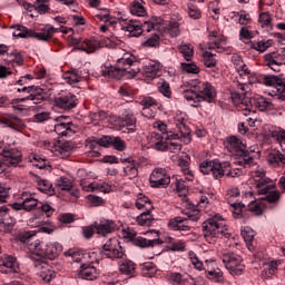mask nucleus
I'll return each mask as SVG.
<instances>
[{
    "label": "nucleus",
    "mask_w": 285,
    "mask_h": 285,
    "mask_svg": "<svg viewBox=\"0 0 285 285\" xmlns=\"http://www.w3.org/2000/svg\"><path fill=\"white\" fill-rule=\"evenodd\" d=\"M19 242L24 244V247L28 248V257L31 259L36 271L40 273H46L50 268V265L46 263L47 259H57L63 250V247L59 243H48L43 244L41 240L37 239L35 235L30 233L20 234L18 236Z\"/></svg>",
    "instance_id": "nucleus-1"
},
{
    "label": "nucleus",
    "mask_w": 285,
    "mask_h": 285,
    "mask_svg": "<svg viewBox=\"0 0 285 285\" xmlns=\"http://www.w3.org/2000/svg\"><path fill=\"white\" fill-rule=\"evenodd\" d=\"M189 89L184 91V98L191 104L195 108L202 104V101H213L217 97L215 87L210 82H202L199 80H191Z\"/></svg>",
    "instance_id": "nucleus-2"
},
{
    "label": "nucleus",
    "mask_w": 285,
    "mask_h": 285,
    "mask_svg": "<svg viewBox=\"0 0 285 285\" xmlns=\"http://www.w3.org/2000/svg\"><path fill=\"white\" fill-rule=\"evenodd\" d=\"M139 63L135 56L124 55V57L117 59L115 67H105L101 70L102 77H108L109 79H121V77H135L139 72Z\"/></svg>",
    "instance_id": "nucleus-3"
},
{
    "label": "nucleus",
    "mask_w": 285,
    "mask_h": 285,
    "mask_svg": "<svg viewBox=\"0 0 285 285\" xmlns=\"http://www.w3.org/2000/svg\"><path fill=\"white\" fill-rule=\"evenodd\" d=\"M226 148L228 153L239 157V160L235 161L236 166H244V168H246V166H250V164H253V157L248 153V149H246V144H244L239 137H228L226 141Z\"/></svg>",
    "instance_id": "nucleus-4"
},
{
    "label": "nucleus",
    "mask_w": 285,
    "mask_h": 285,
    "mask_svg": "<svg viewBox=\"0 0 285 285\" xmlns=\"http://www.w3.org/2000/svg\"><path fill=\"white\" fill-rule=\"evenodd\" d=\"M14 29L12 32L13 37L20 39H37V41H50L52 39L55 32H59L61 29H57L55 27H46L41 29L40 32H35L32 29H28L21 24H17L11 27Z\"/></svg>",
    "instance_id": "nucleus-5"
},
{
    "label": "nucleus",
    "mask_w": 285,
    "mask_h": 285,
    "mask_svg": "<svg viewBox=\"0 0 285 285\" xmlns=\"http://www.w3.org/2000/svg\"><path fill=\"white\" fill-rule=\"evenodd\" d=\"M230 97L235 106H254V108H258L262 112H264V110H268L272 106L271 100L262 96H255L252 98L250 94H245V97L242 98L239 94L230 92Z\"/></svg>",
    "instance_id": "nucleus-6"
},
{
    "label": "nucleus",
    "mask_w": 285,
    "mask_h": 285,
    "mask_svg": "<svg viewBox=\"0 0 285 285\" xmlns=\"http://www.w3.org/2000/svg\"><path fill=\"white\" fill-rule=\"evenodd\" d=\"M186 217L176 216L168 223L170 230H190V222H199L202 212L199 209H187L183 212Z\"/></svg>",
    "instance_id": "nucleus-7"
},
{
    "label": "nucleus",
    "mask_w": 285,
    "mask_h": 285,
    "mask_svg": "<svg viewBox=\"0 0 285 285\" xmlns=\"http://www.w3.org/2000/svg\"><path fill=\"white\" fill-rule=\"evenodd\" d=\"M226 224L222 222V216H215L203 223L204 237H230Z\"/></svg>",
    "instance_id": "nucleus-8"
},
{
    "label": "nucleus",
    "mask_w": 285,
    "mask_h": 285,
    "mask_svg": "<svg viewBox=\"0 0 285 285\" xmlns=\"http://www.w3.org/2000/svg\"><path fill=\"white\" fill-rule=\"evenodd\" d=\"M147 139L150 148L159 153H166L169 148L168 142L179 139V134L169 131L168 134L160 135L159 132L153 131Z\"/></svg>",
    "instance_id": "nucleus-9"
},
{
    "label": "nucleus",
    "mask_w": 285,
    "mask_h": 285,
    "mask_svg": "<svg viewBox=\"0 0 285 285\" xmlns=\"http://www.w3.org/2000/svg\"><path fill=\"white\" fill-rule=\"evenodd\" d=\"M223 264L230 275H242L244 273V265L242 264V256L233 252L223 253Z\"/></svg>",
    "instance_id": "nucleus-10"
},
{
    "label": "nucleus",
    "mask_w": 285,
    "mask_h": 285,
    "mask_svg": "<svg viewBox=\"0 0 285 285\" xmlns=\"http://www.w3.org/2000/svg\"><path fill=\"white\" fill-rule=\"evenodd\" d=\"M100 255L102 257H108V259H124V257H126V252H124V247H121L117 238H109L102 246Z\"/></svg>",
    "instance_id": "nucleus-11"
},
{
    "label": "nucleus",
    "mask_w": 285,
    "mask_h": 285,
    "mask_svg": "<svg viewBox=\"0 0 285 285\" xmlns=\"http://www.w3.org/2000/svg\"><path fill=\"white\" fill-rule=\"evenodd\" d=\"M111 121L119 127V130H124V128H127L128 132L137 130V118L130 109H127L121 117L111 118Z\"/></svg>",
    "instance_id": "nucleus-12"
},
{
    "label": "nucleus",
    "mask_w": 285,
    "mask_h": 285,
    "mask_svg": "<svg viewBox=\"0 0 285 285\" xmlns=\"http://www.w3.org/2000/svg\"><path fill=\"white\" fill-rule=\"evenodd\" d=\"M203 175H212L214 179H222L226 170L218 160H205L199 165Z\"/></svg>",
    "instance_id": "nucleus-13"
},
{
    "label": "nucleus",
    "mask_w": 285,
    "mask_h": 285,
    "mask_svg": "<svg viewBox=\"0 0 285 285\" xmlns=\"http://www.w3.org/2000/svg\"><path fill=\"white\" fill-rule=\"evenodd\" d=\"M151 188H166L170 184V175L164 168H156L149 177Z\"/></svg>",
    "instance_id": "nucleus-14"
},
{
    "label": "nucleus",
    "mask_w": 285,
    "mask_h": 285,
    "mask_svg": "<svg viewBox=\"0 0 285 285\" xmlns=\"http://www.w3.org/2000/svg\"><path fill=\"white\" fill-rule=\"evenodd\" d=\"M264 86H268L272 88H275L276 90V96L281 101H285V80L273 75H266L263 77L262 80Z\"/></svg>",
    "instance_id": "nucleus-15"
},
{
    "label": "nucleus",
    "mask_w": 285,
    "mask_h": 285,
    "mask_svg": "<svg viewBox=\"0 0 285 285\" xmlns=\"http://www.w3.org/2000/svg\"><path fill=\"white\" fill-rule=\"evenodd\" d=\"M1 155L4 166H8V168H17V166L23 161V156L19 149L3 148Z\"/></svg>",
    "instance_id": "nucleus-16"
},
{
    "label": "nucleus",
    "mask_w": 285,
    "mask_h": 285,
    "mask_svg": "<svg viewBox=\"0 0 285 285\" xmlns=\"http://www.w3.org/2000/svg\"><path fill=\"white\" fill-rule=\"evenodd\" d=\"M55 104L58 108H61V110H72V108H77V96L73 94H66L60 97L55 98Z\"/></svg>",
    "instance_id": "nucleus-17"
},
{
    "label": "nucleus",
    "mask_w": 285,
    "mask_h": 285,
    "mask_svg": "<svg viewBox=\"0 0 285 285\" xmlns=\"http://www.w3.org/2000/svg\"><path fill=\"white\" fill-rule=\"evenodd\" d=\"M127 237L128 239H130V242H134L135 246H139L140 248H150V246L155 247V246H161V244H164V240L159 238H154V239H148L144 237L135 238V233H129Z\"/></svg>",
    "instance_id": "nucleus-18"
},
{
    "label": "nucleus",
    "mask_w": 285,
    "mask_h": 285,
    "mask_svg": "<svg viewBox=\"0 0 285 285\" xmlns=\"http://www.w3.org/2000/svg\"><path fill=\"white\" fill-rule=\"evenodd\" d=\"M121 30H125L128 37H139L144 32V29H141V22L134 19L125 20L121 23Z\"/></svg>",
    "instance_id": "nucleus-19"
},
{
    "label": "nucleus",
    "mask_w": 285,
    "mask_h": 285,
    "mask_svg": "<svg viewBox=\"0 0 285 285\" xmlns=\"http://www.w3.org/2000/svg\"><path fill=\"white\" fill-rule=\"evenodd\" d=\"M78 277L80 279H87L88 282H92L99 277V272H97V267L92 265V263H86L80 266L78 272Z\"/></svg>",
    "instance_id": "nucleus-20"
},
{
    "label": "nucleus",
    "mask_w": 285,
    "mask_h": 285,
    "mask_svg": "<svg viewBox=\"0 0 285 285\" xmlns=\"http://www.w3.org/2000/svg\"><path fill=\"white\" fill-rule=\"evenodd\" d=\"M226 43V38L217 32L212 31L209 33V43H207L208 50H216V52H224V46Z\"/></svg>",
    "instance_id": "nucleus-21"
},
{
    "label": "nucleus",
    "mask_w": 285,
    "mask_h": 285,
    "mask_svg": "<svg viewBox=\"0 0 285 285\" xmlns=\"http://www.w3.org/2000/svg\"><path fill=\"white\" fill-rule=\"evenodd\" d=\"M0 124L4 126V128H11L12 130H16L17 128H23V126H26L21 118L12 114H4L1 116Z\"/></svg>",
    "instance_id": "nucleus-22"
},
{
    "label": "nucleus",
    "mask_w": 285,
    "mask_h": 285,
    "mask_svg": "<svg viewBox=\"0 0 285 285\" xmlns=\"http://www.w3.org/2000/svg\"><path fill=\"white\" fill-rule=\"evenodd\" d=\"M142 75L146 79H156V77H161V63L151 60L144 66Z\"/></svg>",
    "instance_id": "nucleus-23"
},
{
    "label": "nucleus",
    "mask_w": 285,
    "mask_h": 285,
    "mask_svg": "<svg viewBox=\"0 0 285 285\" xmlns=\"http://www.w3.org/2000/svg\"><path fill=\"white\" fill-rule=\"evenodd\" d=\"M121 164H125L124 166V173L126 177L129 179H135V177L139 176V170L137 169V163L132 158H121Z\"/></svg>",
    "instance_id": "nucleus-24"
},
{
    "label": "nucleus",
    "mask_w": 285,
    "mask_h": 285,
    "mask_svg": "<svg viewBox=\"0 0 285 285\" xmlns=\"http://www.w3.org/2000/svg\"><path fill=\"white\" fill-rule=\"evenodd\" d=\"M18 268L19 267L17 266V258L12 256H7L0 259V273H4V275H8L10 273H17Z\"/></svg>",
    "instance_id": "nucleus-25"
},
{
    "label": "nucleus",
    "mask_w": 285,
    "mask_h": 285,
    "mask_svg": "<svg viewBox=\"0 0 285 285\" xmlns=\"http://www.w3.org/2000/svg\"><path fill=\"white\" fill-rule=\"evenodd\" d=\"M185 121H186V119H184V118L177 119L176 127L178 128V131L180 134V135L178 134V136H179L178 139H180V141H183V144H188L189 141H191L190 128H188L186 126Z\"/></svg>",
    "instance_id": "nucleus-26"
},
{
    "label": "nucleus",
    "mask_w": 285,
    "mask_h": 285,
    "mask_svg": "<svg viewBox=\"0 0 285 285\" xmlns=\"http://www.w3.org/2000/svg\"><path fill=\"white\" fill-rule=\"evenodd\" d=\"M31 177L37 181L38 189L41 193H46L47 195H52L55 193V188H52V183L48 179H41V177L37 176L35 173H30Z\"/></svg>",
    "instance_id": "nucleus-27"
},
{
    "label": "nucleus",
    "mask_w": 285,
    "mask_h": 285,
    "mask_svg": "<svg viewBox=\"0 0 285 285\" xmlns=\"http://www.w3.org/2000/svg\"><path fill=\"white\" fill-rule=\"evenodd\" d=\"M99 48V42L97 39H89L83 40L81 46L73 47L72 52L75 50H81L82 52H87V55H91V52H95Z\"/></svg>",
    "instance_id": "nucleus-28"
},
{
    "label": "nucleus",
    "mask_w": 285,
    "mask_h": 285,
    "mask_svg": "<svg viewBox=\"0 0 285 285\" xmlns=\"http://www.w3.org/2000/svg\"><path fill=\"white\" fill-rule=\"evenodd\" d=\"M14 224H17V219L10 214H4L2 218H0V226L3 228L4 233H12Z\"/></svg>",
    "instance_id": "nucleus-29"
},
{
    "label": "nucleus",
    "mask_w": 285,
    "mask_h": 285,
    "mask_svg": "<svg viewBox=\"0 0 285 285\" xmlns=\"http://www.w3.org/2000/svg\"><path fill=\"white\" fill-rule=\"evenodd\" d=\"M136 208H138V210L145 208V210H148V213H153L155 207H153V202L150 200V198H148V196L139 194L136 200Z\"/></svg>",
    "instance_id": "nucleus-30"
},
{
    "label": "nucleus",
    "mask_w": 285,
    "mask_h": 285,
    "mask_svg": "<svg viewBox=\"0 0 285 285\" xmlns=\"http://www.w3.org/2000/svg\"><path fill=\"white\" fill-rule=\"evenodd\" d=\"M98 235L106 236L111 230H115V224L110 220H101L100 224L95 225Z\"/></svg>",
    "instance_id": "nucleus-31"
},
{
    "label": "nucleus",
    "mask_w": 285,
    "mask_h": 285,
    "mask_svg": "<svg viewBox=\"0 0 285 285\" xmlns=\"http://www.w3.org/2000/svg\"><path fill=\"white\" fill-rule=\"evenodd\" d=\"M271 184V178L264 176L263 178L256 179V186L258 188V195H266L268 194V190L273 188V185Z\"/></svg>",
    "instance_id": "nucleus-32"
},
{
    "label": "nucleus",
    "mask_w": 285,
    "mask_h": 285,
    "mask_svg": "<svg viewBox=\"0 0 285 285\" xmlns=\"http://www.w3.org/2000/svg\"><path fill=\"white\" fill-rule=\"evenodd\" d=\"M267 161L271 164V166H279V164H285L284 154H282L279 150H273L267 156Z\"/></svg>",
    "instance_id": "nucleus-33"
},
{
    "label": "nucleus",
    "mask_w": 285,
    "mask_h": 285,
    "mask_svg": "<svg viewBox=\"0 0 285 285\" xmlns=\"http://www.w3.org/2000/svg\"><path fill=\"white\" fill-rule=\"evenodd\" d=\"M86 77H88V75H85L82 70L71 69L69 71V77H67V81L72 86V83H79V81L86 79Z\"/></svg>",
    "instance_id": "nucleus-34"
},
{
    "label": "nucleus",
    "mask_w": 285,
    "mask_h": 285,
    "mask_svg": "<svg viewBox=\"0 0 285 285\" xmlns=\"http://www.w3.org/2000/svg\"><path fill=\"white\" fill-rule=\"evenodd\" d=\"M137 265L132 261H125L119 264V271L122 275H135Z\"/></svg>",
    "instance_id": "nucleus-35"
},
{
    "label": "nucleus",
    "mask_w": 285,
    "mask_h": 285,
    "mask_svg": "<svg viewBox=\"0 0 285 285\" xmlns=\"http://www.w3.org/2000/svg\"><path fill=\"white\" fill-rule=\"evenodd\" d=\"M153 222H155V217L150 212L145 210L137 217V223L139 226H153Z\"/></svg>",
    "instance_id": "nucleus-36"
},
{
    "label": "nucleus",
    "mask_w": 285,
    "mask_h": 285,
    "mask_svg": "<svg viewBox=\"0 0 285 285\" xmlns=\"http://www.w3.org/2000/svg\"><path fill=\"white\" fill-rule=\"evenodd\" d=\"M158 92L166 97L167 99H170L173 97V91L170 90V83L166 80H160L157 83Z\"/></svg>",
    "instance_id": "nucleus-37"
},
{
    "label": "nucleus",
    "mask_w": 285,
    "mask_h": 285,
    "mask_svg": "<svg viewBox=\"0 0 285 285\" xmlns=\"http://www.w3.org/2000/svg\"><path fill=\"white\" fill-rule=\"evenodd\" d=\"M178 51L183 55L186 61H190V59H193V55H195V50L190 45H180L178 47Z\"/></svg>",
    "instance_id": "nucleus-38"
},
{
    "label": "nucleus",
    "mask_w": 285,
    "mask_h": 285,
    "mask_svg": "<svg viewBox=\"0 0 285 285\" xmlns=\"http://www.w3.org/2000/svg\"><path fill=\"white\" fill-rule=\"evenodd\" d=\"M130 12L136 17H146V8L141 2L135 1L130 7Z\"/></svg>",
    "instance_id": "nucleus-39"
},
{
    "label": "nucleus",
    "mask_w": 285,
    "mask_h": 285,
    "mask_svg": "<svg viewBox=\"0 0 285 285\" xmlns=\"http://www.w3.org/2000/svg\"><path fill=\"white\" fill-rule=\"evenodd\" d=\"M272 46L273 40L252 42L253 50H257L258 52H266V50H268V48Z\"/></svg>",
    "instance_id": "nucleus-40"
},
{
    "label": "nucleus",
    "mask_w": 285,
    "mask_h": 285,
    "mask_svg": "<svg viewBox=\"0 0 285 285\" xmlns=\"http://www.w3.org/2000/svg\"><path fill=\"white\" fill-rule=\"evenodd\" d=\"M22 204L24 206V210H27V213H30V210H35V208H37V204H39V200L30 195L23 198Z\"/></svg>",
    "instance_id": "nucleus-41"
},
{
    "label": "nucleus",
    "mask_w": 285,
    "mask_h": 285,
    "mask_svg": "<svg viewBox=\"0 0 285 285\" xmlns=\"http://www.w3.org/2000/svg\"><path fill=\"white\" fill-rule=\"evenodd\" d=\"M59 190H72V180L66 177H60L56 183Z\"/></svg>",
    "instance_id": "nucleus-42"
},
{
    "label": "nucleus",
    "mask_w": 285,
    "mask_h": 285,
    "mask_svg": "<svg viewBox=\"0 0 285 285\" xmlns=\"http://www.w3.org/2000/svg\"><path fill=\"white\" fill-rule=\"evenodd\" d=\"M277 262H271L266 268L262 272V277L264 278H268V277H273V275H275V273H277Z\"/></svg>",
    "instance_id": "nucleus-43"
},
{
    "label": "nucleus",
    "mask_w": 285,
    "mask_h": 285,
    "mask_svg": "<svg viewBox=\"0 0 285 285\" xmlns=\"http://www.w3.org/2000/svg\"><path fill=\"white\" fill-rule=\"evenodd\" d=\"M203 61L206 66V68H215V66H217V60L215 59V55L205 51L203 53Z\"/></svg>",
    "instance_id": "nucleus-44"
},
{
    "label": "nucleus",
    "mask_w": 285,
    "mask_h": 285,
    "mask_svg": "<svg viewBox=\"0 0 285 285\" xmlns=\"http://www.w3.org/2000/svg\"><path fill=\"white\" fill-rule=\"evenodd\" d=\"M245 243L248 245L253 244V239H255V232L250 227H245L240 233Z\"/></svg>",
    "instance_id": "nucleus-45"
},
{
    "label": "nucleus",
    "mask_w": 285,
    "mask_h": 285,
    "mask_svg": "<svg viewBox=\"0 0 285 285\" xmlns=\"http://www.w3.org/2000/svg\"><path fill=\"white\" fill-rule=\"evenodd\" d=\"M269 136L272 137V139H275V141H277L279 144L281 148L284 150L285 130H279V131L274 130V131H271Z\"/></svg>",
    "instance_id": "nucleus-46"
},
{
    "label": "nucleus",
    "mask_w": 285,
    "mask_h": 285,
    "mask_svg": "<svg viewBox=\"0 0 285 285\" xmlns=\"http://www.w3.org/2000/svg\"><path fill=\"white\" fill-rule=\"evenodd\" d=\"M258 22L261 23L262 28H268V26L273 23V17L269 12H263L258 17Z\"/></svg>",
    "instance_id": "nucleus-47"
},
{
    "label": "nucleus",
    "mask_w": 285,
    "mask_h": 285,
    "mask_svg": "<svg viewBox=\"0 0 285 285\" xmlns=\"http://www.w3.org/2000/svg\"><path fill=\"white\" fill-rule=\"evenodd\" d=\"M181 68L188 75H199V67L193 62H183Z\"/></svg>",
    "instance_id": "nucleus-48"
},
{
    "label": "nucleus",
    "mask_w": 285,
    "mask_h": 285,
    "mask_svg": "<svg viewBox=\"0 0 285 285\" xmlns=\"http://www.w3.org/2000/svg\"><path fill=\"white\" fill-rule=\"evenodd\" d=\"M144 277H155L157 275V267L153 263H148L142 268Z\"/></svg>",
    "instance_id": "nucleus-49"
},
{
    "label": "nucleus",
    "mask_w": 285,
    "mask_h": 285,
    "mask_svg": "<svg viewBox=\"0 0 285 285\" xmlns=\"http://www.w3.org/2000/svg\"><path fill=\"white\" fill-rule=\"evenodd\" d=\"M91 190H100V193H110L111 187L106 183H91L89 184Z\"/></svg>",
    "instance_id": "nucleus-50"
},
{
    "label": "nucleus",
    "mask_w": 285,
    "mask_h": 285,
    "mask_svg": "<svg viewBox=\"0 0 285 285\" xmlns=\"http://www.w3.org/2000/svg\"><path fill=\"white\" fill-rule=\"evenodd\" d=\"M169 279L174 285L186 284V277H184L181 273H171L169 275Z\"/></svg>",
    "instance_id": "nucleus-51"
},
{
    "label": "nucleus",
    "mask_w": 285,
    "mask_h": 285,
    "mask_svg": "<svg viewBox=\"0 0 285 285\" xmlns=\"http://www.w3.org/2000/svg\"><path fill=\"white\" fill-rule=\"evenodd\" d=\"M111 146L116 149L119 150L120 153L126 150V141H124L119 137L112 136L111 138Z\"/></svg>",
    "instance_id": "nucleus-52"
},
{
    "label": "nucleus",
    "mask_w": 285,
    "mask_h": 285,
    "mask_svg": "<svg viewBox=\"0 0 285 285\" xmlns=\"http://www.w3.org/2000/svg\"><path fill=\"white\" fill-rule=\"evenodd\" d=\"M8 59L9 61L17 63L18 66L23 65V58L21 57V53H19L17 50H13L10 53H8Z\"/></svg>",
    "instance_id": "nucleus-53"
},
{
    "label": "nucleus",
    "mask_w": 285,
    "mask_h": 285,
    "mask_svg": "<svg viewBox=\"0 0 285 285\" xmlns=\"http://www.w3.org/2000/svg\"><path fill=\"white\" fill-rule=\"evenodd\" d=\"M18 101L23 104V101H32V104H41L46 101V96H26L23 98H19Z\"/></svg>",
    "instance_id": "nucleus-54"
},
{
    "label": "nucleus",
    "mask_w": 285,
    "mask_h": 285,
    "mask_svg": "<svg viewBox=\"0 0 285 285\" xmlns=\"http://www.w3.org/2000/svg\"><path fill=\"white\" fill-rule=\"evenodd\" d=\"M72 150V146L70 145V142H61L59 144L57 151L60 155H65V157H68V155H70V151Z\"/></svg>",
    "instance_id": "nucleus-55"
},
{
    "label": "nucleus",
    "mask_w": 285,
    "mask_h": 285,
    "mask_svg": "<svg viewBox=\"0 0 285 285\" xmlns=\"http://www.w3.org/2000/svg\"><path fill=\"white\" fill-rule=\"evenodd\" d=\"M179 22L171 20L168 24V32L170 37H178L179 35Z\"/></svg>",
    "instance_id": "nucleus-56"
},
{
    "label": "nucleus",
    "mask_w": 285,
    "mask_h": 285,
    "mask_svg": "<svg viewBox=\"0 0 285 285\" xmlns=\"http://www.w3.org/2000/svg\"><path fill=\"white\" fill-rule=\"evenodd\" d=\"M248 210L254 213V215H264V207H262V204L259 203H250L248 205Z\"/></svg>",
    "instance_id": "nucleus-57"
},
{
    "label": "nucleus",
    "mask_w": 285,
    "mask_h": 285,
    "mask_svg": "<svg viewBox=\"0 0 285 285\" xmlns=\"http://www.w3.org/2000/svg\"><path fill=\"white\" fill-rule=\"evenodd\" d=\"M265 61H282L284 63L283 53L271 52L264 56Z\"/></svg>",
    "instance_id": "nucleus-58"
},
{
    "label": "nucleus",
    "mask_w": 285,
    "mask_h": 285,
    "mask_svg": "<svg viewBox=\"0 0 285 285\" xmlns=\"http://www.w3.org/2000/svg\"><path fill=\"white\" fill-rule=\"evenodd\" d=\"M33 8L39 12V14H46L50 8L48 4L43 3L42 0H37L33 4Z\"/></svg>",
    "instance_id": "nucleus-59"
},
{
    "label": "nucleus",
    "mask_w": 285,
    "mask_h": 285,
    "mask_svg": "<svg viewBox=\"0 0 285 285\" xmlns=\"http://www.w3.org/2000/svg\"><path fill=\"white\" fill-rule=\"evenodd\" d=\"M232 63L236 67V70H239L240 68H246V63H244V60L242 59V56L234 53L232 56Z\"/></svg>",
    "instance_id": "nucleus-60"
},
{
    "label": "nucleus",
    "mask_w": 285,
    "mask_h": 285,
    "mask_svg": "<svg viewBox=\"0 0 285 285\" xmlns=\"http://www.w3.org/2000/svg\"><path fill=\"white\" fill-rule=\"evenodd\" d=\"M65 255L66 257H70V259L72 262H76V264H79V262L83 259V256L79 252H75V250L65 252Z\"/></svg>",
    "instance_id": "nucleus-61"
},
{
    "label": "nucleus",
    "mask_w": 285,
    "mask_h": 285,
    "mask_svg": "<svg viewBox=\"0 0 285 285\" xmlns=\"http://www.w3.org/2000/svg\"><path fill=\"white\" fill-rule=\"evenodd\" d=\"M56 125L72 126V120L69 116H58L55 118Z\"/></svg>",
    "instance_id": "nucleus-62"
},
{
    "label": "nucleus",
    "mask_w": 285,
    "mask_h": 285,
    "mask_svg": "<svg viewBox=\"0 0 285 285\" xmlns=\"http://www.w3.org/2000/svg\"><path fill=\"white\" fill-rule=\"evenodd\" d=\"M106 117H108V115L106 114V111H98L95 112L90 116L91 121H94L95 124H99V121H104L106 119Z\"/></svg>",
    "instance_id": "nucleus-63"
},
{
    "label": "nucleus",
    "mask_w": 285,
    "mask_h": 285,
    "mask_svg": "<svg viewBox=\"0 0 285 285\" xmlns=\"http://www.w3.org/2000/svg\"><path fill=\"white\" fill-rule=\"evenodd\" d=\"M239 195H240L239 188H237V187L229 188L226 194V199H227L228 204H232L230 200L235 197H239Z\"/></svg>",
    "instance_id": "nucleus-64"
}]
</instances>
